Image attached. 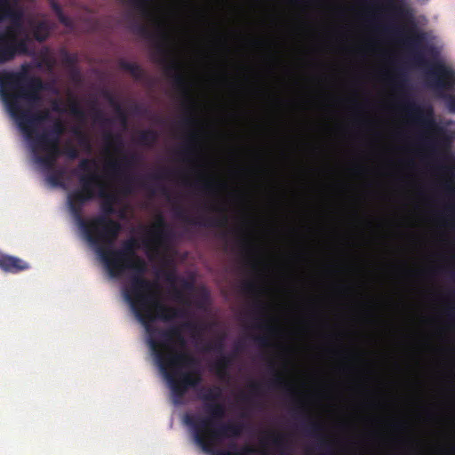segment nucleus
<instances>
[{"label":"nucleus","mask_w":455,"mask_h":455,"mask_svg":"<svg viewBox=\"0 0 455 455\" xmlns=\"http://www.w3.org/2000/svg\"><path fill=\"white\" fill-rule=\"evenodd\" d=\"M9 20V16L3 11H0V23Z\"/></svg>","instance_id":"obj_55"},{"label":"nucleus","mask_w":455,"mask_h":455,"mask_svg":"<svg viewBox=\"0 0 455 455\" xmlns=\"http://www.w3.org/2000/svg\"><path fill=\"white\" fill-rule=\"evenodd\" d=\"M0 11H3L9 16V20L13 26H20L23 13L20 9L12 6L10 0H0Z\"/></svg>","instance_id":"obj_23"},{"label":"nucleus","mask_w":455,"mask_h":455,"mask_svg":"<svg viewBox=\"0 0 455 455\" xmlns=\"http://www.w3.org/2000/svg\"><path fill=\"white\" fill-rule=\"evenodd\" d=\"M12 27L0 31V63H6L13 60V51L10 44V32Z\"/></svg>","instance_id":"obj_22"},{"label":"nucleus","mask_w":455,"mask_h":455,"mask_svg":"<svg viewBox=\"0 0 455 455\" xmlns=\"http://www.w3.org/2000/svg\"><path fill=\"white\" fill-rule=\"evenodd\" d=\"M409 34H410V36L406 37V44L410 48L414 50V54H413L414 61L419 65L427 66L428 61L425 59L424 55L420 52L418 51L425 40L424 34L419 33V32L416 31L415 29L410 30Z\"/></svg>","instance_id":"obj_18"},{"label":"nucleus","mask_w":455,"mask_h":455,"mask_svg":"<svg viewBox=\"0 0 455 455\" xmlns=\"http://www.w3.org/2000/svg\"><path fill=\"white\" fill-rule=\"evenodd\" d=\"M76 55H73V54H70L68 52H65L64 53V56H63V61L66 65L68 66H75L76 63Z\"/></svg>","instance_id":"obj_45"},{"label":"nucleus","mask_w":455,"mask_h":455,"mask_svg":"<svg viewBox=\"0 0 455 455\" xmlns=\"http://www.w3.org/2000/svg\"><path fill=\"white\" fill-rule=\"evenodd\" d=\"M134 4L138 10L145 16H151V12L148 9V4L150 0H130Z\"/></svg>","instance_id":"obj_38"},{"label":"nucleus","mask_w":455,"mask_h":455,"mask_svg":"<svg viewBox=\"0 0 455 455\" xmlns=\"http://www.w3.org/2000/svg\"><path fill=\"white\" fill-rule=\"evenodd\" d=\"M46 89L41 77L28 73L26 65L20 71H0L1 100L28 142L39 133L37 128L51 119L48 109L32 110L41 102V92Z\"/></svg>","instance_id":"obj_2"},{"label":"nucleus","mask_w":455,"mask_h":455,"mask_svg":"<svg viewBox=\"0 0 455 455\" xmlns=\"http://www.w3.org/2000/svg\"><path fill=\"white\" fill-rule=\"evenodd\" d=\"M150 234L152 239H145L143 243L147 249L154 251H157L158 248H165L172 237V231L162 215L158 216Z\"/></svg>","instance_id":"obj_15"},{"label":"nucleus","mask_w":455,"mask_h":455,"mask_svg":"<svg viewBox=\"0 0 455 455\" xmlns=\"http://www.w3.org/2000/svg\"><path fill=\"white\" fill-rule=\"evenodd\" d=\"M10 27H12V28H11V32H10V44H11V48L13 51V59L18 55L27 54L28 52V37L26 36L24 38H18V36L14 33V30L20 28L21 25L19 27L17 25L13 26L12 24Z\"/></svg>","instance_id":"obj_21"},{"label":"nucleus","mask_w":455,"mask_h":455,"mask_svg":"<svg viewBox=\"0 0 455 455\" xmlns=\"http://www.w3.org/2000/svg\"><path fill=\"white\" fill-rule=\"evenodd\" d=\"M183 288L186 289V290H191L193 288V285L191 283L188 282V281H183Z\"/></svg>","instance_id":"obj_56"},{"label":"nucleus","mask_w":455,"mask_h":455,"mask_svg":"<svg viewBox=\"0 0 455 455\" xmlns=\"http://www.w3.org/2000/svg\"><path fill=\"white\" fill-rule=\"evenodd\" d=\"M95 166H96L95 160L84 158L79 162L76 171L85 172L84 174L96 173L95 172H92V167H95Z\"/></svg>","instance_id":"obj_32"},{"label":"nucleus","mask_w":455,"mask_h":455,"mask_svg":"<svg viewBox=\"0 0 455 455\" xmlns=\"http://www.w3.org/2000/svg\"><path fill=\"white\" fill-rule=\"evenodd\" d=\"M61 156H65L68 159L75 160L78 158L79 151L75 146L67 144L63 148H61Z\"/></svg>","instance_id":"obj_37"},{"label":"nucleus","mask_w":455,"mask_h":455,"mask_svg":"<svg viewBox=\"0 0 455 455\" xmlns=\"http://www.w3.org/2000/svg\"><path fill=\"white\" fill-rule=\"evenodd\" d=\"M302 428L308 435L320 437L319 446L323 451L319 455H338L331 449V443L321 435L323 431V425L321 422L308 419L303 423Z\"/></svg>","instance_id":"obj_17"},{"label":"nucleus","mask_w":455,"mask_h":455,"mask_svg":"<svg viewBox=\"0 0 455 455\" xmlns=\"http://www.w3.org/2000/svg\"><path fill=\"white\" fill-rule=\"evenodd\" d=\"M404 109L410 117L423 128L434 131L437 133L443 132V129L440 128L435 121L432 107L422 108L414 101L405 100Z\"/></svg>","instance_id":"obj_13"},{"label":"nucleus","mask_w":455,"mask_h":455,"mask_svg":"<svg viewBox=\"0 0 455 455\" xmlns=\"http://www.w3.org/2000/svg\"><path fill=\"white\" fill-rule=\"evenodd\" d=\"M173 212L176 218L190 225L223 228L226 227L228 222V218L224 213L217 218H205L202 216H200L199 218H193L189 216L187 211L180 205L175 206Z\"/></svg>","instance_id":"obj_16"},{"label":"nucleus","mask_w":455,"mask_h":455,"mask_svg":"<svg viewBox=\"0 0 455 455\" xmlns=\"http://www.w3.org/2000/svg\"><path fill=\"white\" fill-rule=\"evenodd\" d=\"M242 399H243V401H244L246 403H251V397L249 395H243Z\"/></svg>","instance_id":"obj_59"},{"label":"nucleus","mask_w":455,"mask_h":455,"mask_svg":"<svg viewBox=\"0 0 455 455\" xmlns=\"http://www.w3.org/2000/svg\"><path fill=\"white\" fill-rule=\"evenodd\" d=\"M172 297L174 299L180 301V302H185V299H184V294L182 292V291H180V289L178 288H174L173 291H172ZM186 303H188L186 301Z\"/></svg>","instance_id":"obj_51"},{"label":"nucleus","mask_w":455,"mask_h":455,"mask_svg":"<svg viewBox=\"0 0 455 455\" xmlns=\"http://www.w3.org/2000/svg\"><path fill=\"white\" fill-rule=\"evenodd\" d=\"M423 142H424L426 145H428V146H431V145H432L431 141H429V140H423Z\"/></svg>","instance_id":"obj_63"},{"label":"nucleus","mask_w":455,"mask_h":455,"mask_svg":"<svg viewBox=\"0 0 455 455\" xmlns=\"http://www.w3.org/2000/svg\"><path fill=\"white\" fill-rule=\"evenodd\" d=\"M113 268L108 271L112 277L120 276L126 269L132 271L129 284L124 291V295L136 318L141 323L155 322L156 319L170 322L185 315L183 309L167 306L161 302L155 291L157 287L156 283L144 276L148 268L147 263L142 258L137 257L120 266L115 265Z\"/></svg>","instance_id":"obj_3"},{"label":"nucleus","mask_w":455,"mask_h":455,"mask_svg":"<svg viewBox=\"0 0 455 455\" xmlns=\"http://www.w3.org/2000/svg\"><path fill=\"white\" fill-rule=\"evenodd\" d=\"M153 323H142L148 334V346L168 383L173 403L180 404L188 390L196 387L202 378L199 372L182 371L183 368L196 365L197 361L188 352L177 350L175 346L184 348L187 341L182 329L195 331L197 324L186 322L182 325H173L164 330L155 327Z\"/></svg>","instance_id":"obj_1"},{"label":"nucleus","mask_w":455,"mask_h":455,"mask_svg":"<svg viewBox=\"0 0 455 455\" xmlns=\"http://www.w3.org/2000/svg\"><path fill=\"white\" fill-rule=\"evenodd\" d=\"M197 139L196 133H192L189 137V140L182 147V148L179 151V154L183 156H188L195 153L196 147L194 141Z\"/></svg>","instance_id":"obj_34"},{"label":"nucleus","mask_w":455,"mask_h":455,"mask_svg":"<svg viewBox=\"0 0 455 455\" xmlns=\"http://www.w3.org/2000/svg\"><path fill=\"white\" fill-rule=\"evenodd\" d=\"M194 187L204 193H212L215 188V183L211 180H200L194 183Z\"/></svg>","instance_id":"obj_33"},{"label":"nucleus","mask_w":455,"mask_h":455,"mask_svg":"<svg viewBox=\"0 0 455 455\" xmlns=\"http://www.w3.org/2000/svg\"><path fill=\"white\" fill-rule=\"evenodd\" d=\"M257 312L263 313L266 310V304L261 300H257L254 304Z\"/></svg>","instance_id":"obj_53"},{"label":"nucleus","mask_w":455,"mask_h":455,"mask_svg":"<svg viewBox=\"0 0 455 455\" xmlns=\"http://www.w3.org/2000/svg\"><path fill=\"white\" fill-rule=\"evenodd\" d=\"M262 455H289L290 443L287 436L275 431H266L259 440Z\"/></svg>","instance_id":"obj_14"},{"label":"nucleus","mask_w":455,"mask_h":455,"mask_svg":"<svg viewBox=\"0 0 455 455\" xmlns=\"http://www.w3.org/2000/svg\"><path fill=\"white\" fill-rule=\"evenodd\" d=\"M231 362L232 359L229 355H222L220 358L214 363L212 368L220 379H224L228 376Z\"/></svg>","instance_id":"obj_28"},{"label":"nucleus","mask_w":455,"mask_h":455,"mask_svg":"<svg viewBox=\"0 0 455 455\" xmlns=\"http://www.w3.org/2000/svg\"><path fill=\"white\" fill-rule=\"evenodd\" d=\"M160 191H161V193H162L164 196H168V194H169L168 189H167L164 186H162V187L160 188Z\"/></svg>","instance_id":"obj_57"},{"label":"nucleus","mask_w":455,"mask_h":455,"mask_svg":"<svg viewBox=\"0 0 455 455\" xmlns=\"http://www.w3.org/2000/svg\"><path fill=\"white\" fill-rule=\"evenodd\" d=\"M387 31H391V32H394L395 34H399L400 33V30L396 29V28H387Z\"/></svg>","instance_id":"obj_60"},{"label":"nucleus","mask_w":455,"mask_h":455,"mask_svg":"<svg viewBox=\"0 0 455 455\" xmlns=\"http://www.w3.org/2000/svg\"><path fill=\"white\" fill-rule=\"evenodd\" d=\"M395 427H398V428H402L404 426H403V424L399 423V424L395 425Z\"/></svg>","instance_id":"obj_64"},{"label":"nucleus","mask_w":455,"mask_h":455,"mask_svg":"<svg viewBox=\"0 0 455 455\" xmlns=\"http://www.w3.org/2000/svg\"><path fill=\"white\" fill-rule=\"evenodd\" d=\"M203 410L205 413L204 416L198 414H186L184 417L185 424L192 430L193 438L198 439L201 443L204 442V439L202 438L203 432L220 422L226 415L225 405L218 402L204 403L203 404Z\"/></svg>","instance_id":"obj_8"},{"label":"nucleus","mask_w":455,"mask_h":455,"mask_svg":"<svg viewBox=\"0 0 455 455\" xmlns=\"http://www.w3.org/2000/svg\"><path fill=\"white\" fill-rule=\"evenodd\" d=\"M255 327L259 330H264L271 335L275 334L278 331L276 326L270 324L267 322L259 323V324L255 325Z\"/></svg>","instance_id":"obj_41"},{"label":"nucleus","mask_w":455,"mask_h":455,"mask_svg":"<svg viewBox=\"0 0 455 455\" xmlns=\"http://www.w3.org/2000/svg\"><path fill=\"white\" fill-rule=\"evenodd\" d=\"M49 172L50 173L47 175V181L53 187L61 186V180L65 173L64 170L54 168L53 170H50Z\"/></svg>","instance_id":"obj_31"},{"label":"nucleus","mask_w":455,"mask_h":455,"mask_svg":"<svg viewBox=\"0 0 455 455\" xmlns=\"http://www.w3.org/2000/svg\"><path fill=\"white\" fill-rule=\"evenodd\" d=\"M251 394L252 395H259L261 394V384L259 382L252 381L249 385Z\"/></svg>","instance_id":"obj_46"},{"label":"nucleus","mask_w":455,"mask_h":455,"mask_svg":"<svg viewBox=\"0 0 455 455\" xmlns=\"http://www.w3.org/2000/svg\"><path fill=\"white\" fill-rule=\"evenodd\" d=\"M158 140V133L152 129L140 131L138 134L137 142L145 147H152Z\"/></svg>","instance_id":"obj_27"},{"label":"nucleus","mask_w":455,"mask_h":455,"mask_svg":"<svg viewBox=\"0 0 455 455\" xmlns=\"http://www.w3.org/2000/svg\"><path fill=\"white\" fill-rule=\"evenodd\" d=\"M405 82H406L405 76L402 72H399L396 76V78L395 79V84L396 87L399 89H403L405 85Z\"/></svg>","instance_id":"obj_47"},{"label":"nucleus","mask_w":455,"mask_h":455,"mask_svg":"<svg viewBox=\"0 0 455 455\" xmlns=\"http://www.w3.org/2000/svg\"><path fill=\"white\" fill-rule=\"evenodd\" d=\"M137 157L134 154L124 155L118 159H112L107 162L106 170L114 178L123 181L124 191L130 193L133 184V177L129 174V170L133 166Z\"/></svg>","instance_id":"obj_11"},{"label":"nucleus","mask_w":455,"mask_h":455,"mask_svg":"<svg viewBox=\"0 0 455 455\" xmlns=\"http://www.w3.org/2000/svg\"><path fill=\"white\" fill-rule=\"evenodd\" d=\"M65 127L60 120H56L51 127L36 135V140L59 144Z\"/></svg>","instance_id":"obj_20"},{"label":"nucleus","mask_w":455,"mask_h":455,"mask_svg":"<svg viewBox=\"0 0 455 455\" xmlns=\"http://www.w3.org/2000/svg\"><path fill=\"white\" fill-rule=\"evenodd\" d=\"M69 112L76 117L79 119H84L85 117V113L83 108L79 106L76 101H72L69 104Z\"/></svg>","instance_id":"obj_39"},{"label":"nucleus","mask_w":455,"mask_h":455,"mask_svg":"<svg viewBox=\"0 0 455 455\" xmlns=\"http://www.w3.org/2000/svg\"><path fill=\"white\" fill-rule=\"evenodd\" d=\"M254 340L261 347H267L270 346V340L267 336H255Z\"/></svg>","instance_id":"obj_43"},{"label":"nucleus","mask_w":455,"mask_h":455,"mask_svg":"<svg viewBox=\"0 0 455 455\" xmlns=\"http://www.w3.org/2000/svg\"><path fill=\"white\" fill-rule=\"evenodd\" d=\"M223 348H224V344H223L222 339H220L213 343L212 342L208 343L205 347L206 351H213V352H217L220 354H222Z\"/></svg>","instance_id":"obj_40"},{"label":"nucleus","mask_w":455,"mask_h":455,"mask_svg":"<svg viewBox=\"0 0 455 455\" xmlns=\"http://www.w3.org/2000/svg\"><path fill=\"white\" fill-rule=\"evenodd\" d=\"M242 245L243 248H249L250 247V243L247 239H243L242 240Z\"/></svg>","instance_id":"obj_58"},{"label":"nucleus","mask_w":455,"mask_h":455,"mask_svg":"<svg viewBox=\"0 0 455 455\" xmlns=\"http://www.w3.org/2000/svg\"><path fill=\"white\" fill-rule=\"evenodd\" d=\"M428 77L430 86L437 91H452L455 87V71L440 61L431 65Z\"/></svg>","instance_id":"obj_12"},{"label":"nucleus","mask_w":455,"mask_h":455,"mask_svg":"<svg viewBox=\"0 0 455 455\" xmlns=\"http://www.w3.org/2000/svg\"><path fill=\"white\" fill-rule=\"evenodd\" d=\"M118 66L121 69L130 73L136 81H142L146 77L145 70L137 63L120 60Z\"/></svg>","instance_id":"obj_24"},{"label":"nucleus","mask_w":455,"mask_h":455,"mask_svg":"<svg viewBox=\"0 0 455 455\" xmlns=\"http://www.w3.org/2000/svg\"><path fill=\"white\" fill-rule=\"evenodd\" d=\"M242 291L247 295H258L259 292V286L254 281H247L243 283Z\"/></svg>","instance_id":"obj_36"},{"label":"nucleus","mask_w":455,"mask_h":455,"mask_svg":"<svg viewBox=\"0 0 455 455\" xmlns=\"http://www.w3.org/2000/svg\"><path fill=\"white\" fill-rule=\"evenodd\" d=\"M53 110H54V111H60V108H59V106H58V104H57V103H54Z\"/></svg>","instance_id":"obj_62"},{"label":"nucleus","mask_w":455,"mask_h":455,"mask_svg":"<svg viewBox=\"0 0 455 455\" xmlns=\"http://www.w3.org/2000/svg\"><path fill=\"white\" fill-rule=\"evenodd\" d=\"M76 133L78 136L79 144L90 148V142H89V140L86 137V135L84 133H83L81 131H76Z\"/></svg>","instance_id":"obj_49"},{"label":"nucleus","mask_w":455,"mask_h":455,"mask_svg":"<svg viewBox=\"0 0 455 455\" xmlns=\"http://www.w3.org/2000/svg\"><path fill=\"white\" fill-rule=\"evenodd\" d=\"M294 411H298V412H302L304 411V407L303 406H299L298 408H296Z\"/></svg>","instance_id":"obj_61"},{"label":"nucleus","mask_w":455,"mask_h":455,"mask_svg":"<svg viewBox=\"0 0 455 455\" xmlns=\"http://www.w3.org/2000/svg\"><path fill=\"white\" fill-rule=\"evenodd\" d=\"M104 139L108 146L113 148L116 153L122 151L124 142L120 135H114L108 132L104 135Z\"/></svg>","instance_id":"obj_30"},{"label":"nucleus","mask_w":455,"mask_h":455,"mask_svg":"<svg viewBox=\"0 0 455 455\" xmlns=\"http://www.w3.org/2000/svg\"><path fill=\"white\" fill-rule=\"evenodd\" d=\"M28 143L34 154L35 162L45 171L53 170L58 158L61 156L60 146L36 139Z\"/></svg>","instance_id":"obj_10"},{"label":"nucleus","mask_w":455,"mask_h":455,"mask_svg":"<svg viewBox=\"0 0 455 455\" xmlns=\"http://www.w3.org/2000/svg\"><path fill=\"white\" fill-rule=\"evenodd\" d=\"M57 18H58L59 21L61 24H63L64 26L69 27L71 25V21H70L69 18L64 13L63 11L57 15Z\"/></svg>","instance_id":"obj_50"},{"label":"nucleus","mask_w":455,"mask_h":455,"mask_svg":"<svg viewBox=\"0 0 455 455\" xmlns=\"http://www.w3.org/2000/svg\"><path fill=\"white\" fill-rule=\"evenodd\" d=\"M99 183L96 185V197L102 199L100 204L101 214L91 220V232L95 240H88L90 243H107L112 244L116 240L121 225L118 221L109 218L116 213L114 204L117 201L115 194L108 192L106 182L99 175Z\"/></svg>","instance_id":"obj_5"},{"label":"nucleus","mask_w":455,"mask_h":455,"mask_svg":"<svg viewBox=\"0 0 455 455\" xmlns=\"http://www.w3.org/2000/svg\"><path fill=\"white\" fill-rule=\"evenodd\" d=\"M245 428V424L240 421L219 422L204 431L201 443L198 439H194L195 443L202 449V451L211 455H250L252 451L249 447L235 449L231 451L228 450H217L219 443L227 438L239 437Z\"/></svg>","instance_id":"obj_6"},{"label":"nucleus","mask_w":455,"mask_h":455,"mask_svg":"<svg viewBox=\"0 0 455 455\" xmlns=\"http://www.w3.org/2000/svg\"><path fill=\"white\" fill-rule=\"evenodd\" d=\"M32 34L37 42H44L50 36V28L46 21H38L32 28Z\"/></svg>","instance_id":"obj_29"},{"label":"nucleus","mask_w":455,"mask_h":455,"mask_svg":"<svg viewBox=\"0 0 455 455\" xmlns=\"http://www.w3.org/2000/svg\"><path fill=\"white\" fill-rule=\"evenodd\" d=\"M94 121L100 123L101 124H108L110 123V120L106 118L100 109H95L94 111Z\"/></svg>","instance_id":"obj_42"},{"label":"nucleus","mask_w":455,"mask_h":455,"mask_svg":"<svg viewBox=\"0 0 455 455\" xmlns=\"http://www.w3.org/2000/svg\"><path fill=\"white\" fill-rule=\"evenodd\" d=\"M390 6L392 8V11L397 17L403 18L405 16L406 12H405L404 8H403L402 6H395L392 4Z\"/></svg>","instance_id":"obj_52"},{"label":"nucleus","mask_w":455,"mask_h":455,"mask_svg":"<svg viewBox=\"0 0 455 455\" xmlns=\"http://www.w3.org/2000/svg\"><path fill=\"white\" fill-rule=\"evenodd\" d=\"M109 103L114 107L118 119L122 124H126L127 123V116L124 110L122 108L121 105L111 96L108 95Z\"/></svg>","instance_id":"obj_35"},{"label":"nucleus","mask_w":455,"mask_h":455,"mask_svg":"<svg viewBox=\"0 0 455 455\" xmlns=\"http://www.w3.org/2000/svg\"><path fill=\"white\" fill-rule=\"evenodd\" d=\"M80 188L70 192L68 196V204L71 213L76 220L78 226L86 240H95L91 232V220L83 217L84 204L96 197V185L99 183V174H81L78 176Z\"/></svg>","instance_id":"obj_7"},{"label":"nucleus","mask_w":455,"mask_h":455,"mask_svg":"<svg viewBox=\"0 0 455 455\" xmlns=\"http://www.w3.org/2000/svg\"><path fill=\"white\" fill-rule=\"evenodd\" d=\"M29 268V265L21 259L10 256L0 251V269L16 274Z\"/></svg>","instance_id":"obj_19"},{"label":"nucleus","mask_w":455,"mask_h":455,"mask_svg":"<svg viewBox=\"0 0 455 455\" xmlns=\"http://www.w3.org/2000/svg\"><path fill=\"white\" fill-rule=\"evenodd\" d=\"M171 171L169 169H163L157 173L152 174L150 177L156 180H161L169 177Z\"/></svg>","instance_id":"obj_44"},{"label":"nucleus","mask_w":455,"mask_h":455,"mask_svg":"<svg viewBox=\"0 0 455 455\" xmlns=\"http://www.w3.org/2000/svg\"><path fill=\"white\" fill-rule=\"evenodd\" d=\"M51 6L56 16L63 11L61 6L56 2H52Z\"/></svg>","instance_id":"obj_54"},{"label":"nucleus","mask_w":455,"mask_h":455,"mask_svg":"<svg viewBox=\"0 0 455 455\" xmlns=\"http://www.w3.org/2000/svg\"><path fill=\"white\" fill-rule=\"evenodd\" d=\"M136 30L147 38L156 40V52L160 57L159 62L164 65L165 74L172 79L175 89L182 94L188 106L189 115L184 117L181 123L186 127L195 126L197 124V119L192 113L195 100L191 95L190 84L182 72L181 64L172 56L169 32L161 21L157 22V33H152L147 26L142 24L138 25Z\"/></svg>","instance_id":"obj_4"},{"label":"nucleus","mask_w":455,"mask_h":455,"mask_svg":"<svg viewBox=\"0 0 455 455\" xmlns=\"http://www.w3.org/2000/svg\"><path fill=\"white\" fill-rule=\"evenodd\" d=\"M96 247L97 253L104 262L108 271L114 269V266H120L132 259L139 257L136 254V251L140 245L138 240L134 237H131L123 242L120 249H112V244L107 243H92Z\"/></svg>","instance_id":"obj_9"},{"label":"nucleus","mask_w":455,"mask_h":455,"mask_svg":"<svg viewBox=\"0 0 455 455\" xmlns=\"http://www.w3.org/2000/svg\"><path fill=\"white\" fill-rule=\"evenodd\" d=\"M270 368L274 371V378L269 382L270 387L275 389H285L289 395L293 396L295 395V391L285 380L283 375L275 370L273 363L270 364Z\"/></svg>","instance_id":"obj_25"},{"label":"nucleus","mask_w":455,"mask_h":455,"mask_svg":"<svg viewBox=\"0 0 455 455\" xmlns=\"http://www.w3.org/2000/svg\"><path fill=\"white\" fill-rule=\"evenodd\" d=\"M221 397V389L219 387L201 388L198 398L204 403H217Z\"/></svg>","instance_id":"obj_26"},{"label":"nucleus","mask_w":455,"mask_h":455,"mask_svg":"<svg viewBox=\"0 0 455 455\" xmlns=\"http://www.w3.org/2000/svg\"><path fill=\"white\" fill-rule=\"evenodd\" d=\"M445 100H446V105H447V108H449V110L451 112L455 113V96L451 95V94L446 95Z\"/></svg>","instance_id":"obj_48"}]
</instances>
